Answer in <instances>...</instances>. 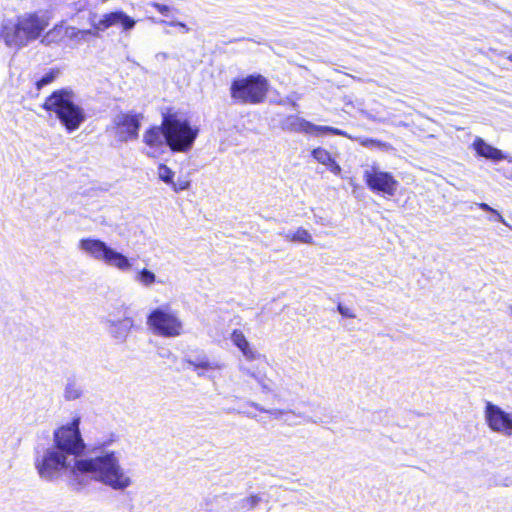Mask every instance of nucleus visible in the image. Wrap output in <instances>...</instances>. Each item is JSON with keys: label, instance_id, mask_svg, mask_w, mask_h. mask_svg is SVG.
Masks as SVG:
<instances>
[{"label": "nucleus", "instance_id": "1", "mask_svg": "<svg viewBox=\"0 0 512 512\" xmlns=\"http://www.w3.org/2000/svg\"><path fill=\"white\" fill-rule=\"evenodd\" d=\"M83 451L80 450L79 459H76L78 474L88 475L114 490H124L132 485V478L114 452L102 450L100 454L86 456Z\"/></svg>", "mask_w": 512, "mask_h": 512}, {"label": "nucleus", "instance_id": "2", "mask_svg": "<svg viewBox=\"0 0 512 512\" xmlns=\"http://www.w3.org/2000/svg\"><path fill=\"white\" fill-rule=\"evenodd\" d=\"M49 19L37 14H25L16 20H4L0 27V39L10 48L19 49L37 39L48 26Z\"/></svg>", "mask_w": 512, "mask_h": 512}, {"label": "nucleus", "instance_id": "3", "mask_svg": "<svg viewBox=\"0 0 512 512\" xmlns=\"http://www.w3.org/2000/svg\"><path fill=\"white\" fill-rule=\"evenodd\" d=\"M43 107L47 112L54 114L69 133L79 129L86 120L84 108L70 89L54 91L46 98Z\"/></svg>", "mask_w": 512, "mask_h": 512}, {"label": "nucleus", "instance_id": "4", "mask_svg": "<svg viewBox=\"0 0 512 512\" xmlns=\"http://www.w3.org/2000/svg\"><path fill=\"white\" fill-rule=\"evenodd\" d=\"M79 452L80 450H39L35 466L40 478L52 481L65 470L78 474L76 459H79Z\"/></svg>", "mask_w": 512, "mask_h": 512}, {"label": "nucleus", "instance_id": "5", "mask_svg": "<svg viewBox=\"0 0 512 512\" xmlns=\"http://www.w3.org/2000/svg\"><path fill=\"white\" fill-rule=\"evenodd\" d=\"M78 249L83 255L93 261L102 263L122 273H128L132 270V259L112 248L101 239L94 237L81 238L78 241Z\"/></svg>", "mask_w": 512, "mask_h": 512}, {"label": "nucleus", "instance_id": "6", "mask_svg": "<svg viewBox=\"0 0 512 512\" xmlns=\"http://www.w3.org/2000/svg\"><path fill=\"white\" fill-rule=\"evenodd\" d=\"M163 129L167 137V145L173 152L190 151L199 133L197 127L177 115L164 116Z\"/></svg>", "mask_w": 512, "mask_h": 512}, {"label": "nucleus", "instance_id": "7", "mask_svg": "<svg viewBox=\"0 0 512 512\" xmlns=\"http://www.w3.org/2000/svg\"><path fill=\"white\" fill-rule=\"evenodd\" d=\"M147 326L158 336L175 338L183 334L184 324L178 313L168 306L155 308L147 317Z\"/></svg>", "mask_w": 512, "mask_h": 512}, {"label": "nucleus", "instance_id": "8", "mask_svg": "<svg viewBox=\"0 0 512 512\" xmlns=\"http://www.w3.org/2000/svg\"><path fill=\"white\" fill-rule=\"evenodd\" d=\"M268 91L267 80L261 75H251L232 82L231 98L236 102L257 104L264 100Z\"/></svg>", "mask_w": 512, "mask_h": 512}, {"label": "nucleus", "instance_id": "9", "mask_svg": "<svg viewBox=\"0 0 512 512\" xmlns=\"http://www.w3.org/2000/svg\"><path fill=\"white\" fill-rule=\"evenodd\" d=\"M363 180L372 192L382 193L390 197L396 194L399 186L395 177L390 172L381 170L377 163L367 165L364 168Z\"/></svg>", "mask_w": 512, "mask_h": 512}, {"label": "nucleus", "instance_id": "10", "mask_svg": "<svg viewBox=\"0 0 512 512\" xmlns=\"http://www.w3.org/2000/svg\"><path fill=\"white\" fill-rule=\"evenodd\" d=\"M483 416L485 423L493 432L509 436L512 434V412L503 410L496 404L487 401Z\"/></svg>", "mask_w": 512, "mask_h": 512}, {"label": "nucleus", "instance_id": "11", "mask_svg": "<svg viewBox=\"0 0 512 512\" xmlns=\"http://www.w3.org/2000/svg\"><path fill=\"white\" fill-rule=\"evenodd\" d=\"M81 418L76 416L71 422L59 426L53 433L55 448H86L80 433Z\"/></svg>", "mask_w": 512, "mask_h": 512}, {"label": "nucleus", "instance_id": "12", "mask_svg": "<svg viewBox=\"0 0 512 512\" xmlns=\"http://www.w3.org/2000/svg\"><path fill=\"white\" fill-rule=\"evenodd\" d=\"M143 119V114L135 111L120 112L115 115L113 124L117 130L118 138L124 142L137 139Z\"/></svg>", "mask_w": 512, "mask_h": 512}, {"label": "nucleus", "instance_id": "13", "mask_svg": "<svg viewBox=\"0 0 512 512\" xmlns=\"http://www.w3.org/2000/svg\"><path fill=\"white\" fill-rule=\"evenodd\" d=\"M90 23L96 31L102 32L110 27L117 26L121 28L124 33H129L134 29L137 21L131 16L127 15L124 11H113L104 14L101 19L96 21V14L92 13L90 16Z\"/></svg>", "mask_w": 512, "mask_h": 512}, {"label": "nucleus", "instance_id": "14", "mask_svg": "<svg viewBox=\"0 0 512 512\" xmlns=\"http://www.w3.org/2000/svg\"><path fill=\"white\" fill-rule=\"evenodd\" d=\"M184 361L197 376L207 379H214L226 367L224 362L210 359L205 354L198 355L195 358L187 357Z\"/></svg>", "mask_w": 512, "mask_h": 512}, {"label": "nucleus", "instance_id": "15", "mask_svg": "<svg viewBox=\"0 0 512 512\" xmlns=\"http://www.w3.org/2000/svg\"><path fill=\"white\" fill-rule=\"evenodd\" d=\"M144 153L156 158L164 153L167 145V137L163 129V122L160 126H153L143 134Z\"/></svg>", "mask_w": 512, "mask_h": 512}, {"label": "nucleus", "instance_id": "16", "mask_svg": "<svg viewBox=\"0 0 512 512\" xmlns=\"http://www.w3.org/2000/svg\"><path fill=\"white\" fill-rule=\"evenodd\" d=\"M124 313L122 318H116L113 314H109L106 318L108 331L111 336L117 340H124L130 333L134 321L130 316L126 315L127 309L123 307Z\"/></svg>", "mask_w": 512, "mask_h": 512}, {"label": "nucleus", "instance_id": "17", "mask_svg": "<svg viewBox=\"0 0 512 512\" xmlns=\"http://www.w3.org/2000/svg\"><path fill=\"white\" fill-rule=\"evenodd\" d=\"M63 30L64 36L73 41L75 44H80L87 40V36H98L99 31H96L93 27L92 29L81 30L73 26H56L53 31L49 32V34L53 32H60Z\"/></svg>", "mask_w": 512, "mask_h": 512}, {"label": "nucleus", "instance_id": "18", "mask_svg": "<svg viewBox=\"0 0 512 512\" xmlns=\"http://www.w3.org/2000/svg\"><path fill=\"white\" fill-rule=\"evenodd\" d=\"M231 341L242 352L245 359L252 361L259 358V353L251 347L242 331L234 330L231 334Z\"/></svg>", "mask_w": 512, "mask_h": 512}, {"label": "nucleus", "instance_id": "19", "mask_svg": "<svg viewBox=\"0 0 512 512\" xmlns=\"http://www.w3.org/2000/svg\"><path fill=\"white\" fill-rule=\"evenodd\" d=\"M472 146L476 153L481 157L493 161H498L506 158L501 150L489 145L480 137H476Z\"/></svg>", "mask_w": 512, "mask_h": 512}, {"label": "nucleus", "instance_id": "20", "mask_svg": "<svg viewBox=\"0 0 512 512\" xmlns=\"http://www.w3.org/2000/svg\"><path fill=\"white\" fill-rule=\"evenodd\" d=\"M361 146L371 149H377L382 152H391L394 151L393 146L390 143L383 142L378 139L367 138V137H357L354 138Z\"/></svg>", "mask_w": 512, "mask_h": 512}, {"label": "nucleus", "instance_id": "21", "mask_svg": "<svg viewBox=\"0 0 512 512\" xmlns=\"http://www.w3.org/2000/svg\"><path fill=\"white\" fill-rule=\"evenodd\" d=\"M281 235L288 241L311 244L312 235L304 228H298L295 231L282 232Z\"/></svg>", "mask_w": 512, "mask_h": 512}, {"label": "nucleus", "instance_id": "22", "mask_svg": "<svg viewBox=\"0 0 512 512\" xmlns=\"http://www.w3.org/2000/svg\"><path fill=\"white\" fill-rule=\"evenodd\" d=\"M283 422L289 426H296L306 424L309 422L316 423L317 421L312 420L309 416L305 415L304 413L296 412L293 410H285Z\"/></svg>", "mask_w": 512, "mask_h": 512}, {"label": "nucleus", "instance_id": "23", "mask_svg": "<svg viewBox=\"0 0 512 512\" xmlns=\"http://www.w3.org/2000/svg\"><path fill=\"white\" fill-rule=\"evenodd\" d=\"M134 280L139 283L141 286L150 288L153 284L156 283L157 277L154 272L143 268L142 270H139L135 276Z\"/></svg>", "mask_w": 512, "mask_h": 512}, {"label": "nucleus", "instance_id": "24", "mask_svg": "<svg viewBox=\"0 0 512 512\" xmlns=\"http://www.w3.org/2000/svg\"><path fill=\"white\" fill-rule=\"evenodd\" d=\"M157 177L167 185L173 184L175 172L165 164H159L157 167Z\"/></svg>", "mask_w": 512, "mask_h": 512}, {"label": "nucleus", "instance_id": "25", "mask_svg": "<svg viewBox=\"0 0 512 512\" xmlns=\"http://www.w3.org/2000/svg\"><path fill=\"white\" fill-rule=\"evenodd\" d=\"M82 396L81 387L75 382H69L64 389V398L68 401L77 400Z\"/></svg>", "mask_w": 512, "mask_h": 512}, {"label": "nucleus", "instance_id": "26", "mask_svg": "<svg viewBox=\"0 0 512 512\" xmlns=\"http://www.w3.org/2000/svg\"><path fill=\"white\" fill-rule=\"evenodd\" d=\"M313 158L320 164L327 166L333 160L329 151L318 147L312 151Z\"/></svg>", "mask_w": 512, "mask_h": 512}, {"label": "nucleus", "instance_id": "27", "mask_svg": "<svg viewBox=\"0 0 512 512\" xmlns=\"http://www.w3.org/2000/svg\"><path fill=\"white\" fill-rule=\"evenodd\" d=\"M260 500L261 498L258 495H251L239 502V509L243 511L253 510L258 505Z\"/></svg>", "mask_w": 512, "mask_h": 512}, {"label": "nucleus", "instance_id": "28", "mask_svg": "<svg viewBox=\"0 0 512 512\" xmlns=\"http://www.w3.org/2000/svg\"><path fill=\"white\" fill-rule=\"evenodd\" d=\"M242 370L244 373L253 377L263 389H265L267 391L273 390L274 385H273L272 381L267 379L265 376L261 375L260 373H255V372L250 373L248 370H244V369H242Z\"/></svg>", "mask_w": 512, "mask_h": 512}, {"label": "nucleus", "instance_id": "29", "mask_svg": "<svg viewBox=\"0 0 512 512\" xmlns=\"http://www.w3.org/2000/svg\"><path fill=\"white\" fill-rule=\"evenodd\" d=\"M59 75V70H50L47 72L41 79H39L36 83L37 88L41 89L42 87L52 83Z\"/></svg>", "mask_w": 512, "mask_h": 512}, {"label": "nucleus", "instance_id": "30", "mask_svg": "<svg viewBox=\"0 0 512 512\" xmlns=\"http://www.w3.org/2000/svg\"><path fill=\"white\" fill-rule=\"evenodd\" d=\"M324 132H328V133H331V134H334V135L344 136V137H347L349 139H352V136H350L345 131L340 130L338 128H334V127H330V126L316 125V134H320V133H324Z\"/></svg>", "mask_w": 512, "mask_h": 512}, {"label": "nucleus", "instance_id": "31", "mask_svg": "<svg viewBox=\"0 0 512 512\" xmlns=\"http://www.w3.org/2000/svg\"><path fill=\"white\" fill-rule=\"evenodd\" d=\"M305 119L297 117V116H290L287 118V127L289 130L293 132H301L302 131V122H304Z\"/></svg>", "mask_w": 512, "mask_h": 512}, {"label": "nucleus", "instance_id": "32", "mask_svg": "<svg viewBox=\"0 0 512 512\" xmlns=\"http://www.w3.org/2000/svg\"><path fill=\"white\" fill-rule=\"evenodd\" d=\"M254 406L259 409L258 405L254 404ZM260 410L267 413L269 415V417L272 419L283 421L285 410H281V409L264 410L262 408H260Z\"/></svg>", "mask_w": 512, "mask_h": 512}, {"label": "nucleus", "instance_id": "33", "mask_svg": "<svg viewBox=\"0 0 512 512\" xmlns=\"http://www.w3.org/2000/svg\"><path fill=\"white\" fill-rule=\"evenodd\" d=\"M189 187L190 182L188 180H178L177 182L173 181V184H171L172 190L176 193L187 190Z\"/></svg>", "mask_w": 512, "mask_h": 512}, {"label": "nucleus", "instance_id": "34", "mask_svg": "<svg viewBox=\"0 0 512 512\" xmlns=\"http://www.w3.org/2000/svg\"><path fill=\"white\" fill-rule=\"evenodd\" d=\"M479 207L484 211L493 213L496 216V220H498L499 222H502L503 224H506L503 216L497 210L490 207L488 204L481 203V204H479Z\"/></svg>", "mask_w": 512, "mask_h": 512}, {"label": "nucleus", "instance_id": "35", "mask_svg": "<svg viewBox=\"0 0 512 512\" xmlns=\"http://www.w3.org/2000/svg\"><path fill=\"white\" fill-rule=\"evenodd\" d=\"M302 133L306 134H316V125L305 120L302 122Z\"/></svg>", "mask_w": 512, "mask_h": 512}, {"label": "nucleus", "instance_id": "36", "mask_svg": "<svg viewBox=\"0 0 512 512\" xmlns=\"http://www.w3.org/2000/svg\"><path fill=\"white\" fill-rule=\"evenodd\" d=\"M152 6L162 15L169 16L172 8L168 5L160 4V3H152Z\"/></svg>", "mask_w": 512, "mask_h": 512}, {"label": "nucleus", "instance_id": "37", "mask_svg": "<svg viewBox=\"0 0 512 512\" xmlns=\"http://www.w3.org/2000/svg\"><path fill=\"white\" fill-rule=\"evenodd\" d=\"M337 309L343 317H346V318H354L355 317L353 310L347 306H343V305L339 304Z\"/></svg>", "mask_w": 512, "mask_h": 512}, {"label": "nucleus", "instance_id": "38", "mask_svg": "<svg viewBox=\"0 0 512 512\" xmlns=\"http://www.w3.org/2000/svg\"><path fill=\"white\" fill-rule=\"evenodd\" d=\"M327 167H329L330 171L335 175H339L341 173V167L334 159L327 165Z\"/></svg>", "mask_w": 512, "mask_h": 512}, {"label": "nucleus", "instance_id": "39", "mask_svg": "<svg viewBox=\"0 0 512 512\" xmlns=\"http://www.w3.org/2000/svg\"><path fill=\"white\" fill-rule=\"evenodd\" d=\"M168 24L171 26H174V27H179V29H181L183 33H187L189 31V28L186 26V24H184L182 22L172 21V22H169Z\"/></svg>", "mask_w": 512, "mask_h": 512}, {"label": "nucleus", "instance_id": "40", "mask_svg": "<svg viewBox=\"0 0 512 512\" xmlns=\"http://www.w3.org/2000/svg\"><path fill=\"white\" fill-rule=\"evenodd\" d=\"M114 443H116V441H115V440H110L109 442H104V443H103V446H106V445H112V444H114Z\"/></svg>", "mask_w": 512, "mask_h": 512}, {"label": "nucleus", "instance_id": "41", "mask_svg": "<svg viewBox=\"0 0 512 512\" xmlns=\"http://www.w3.org/2000/svg\"><path fill=\"white\" fill-rule=\"evenodd\" d=\"M160 55L162 56V58H166L167 57L166 53H161Z\"/></svg>", "mask_w": 512, "mask_h": 512}, {"label": "nucleus", "instance_id": "42", "mask_svg": "<svg viewBox=\"0 0 512 512\" xmlns=\"http://www.w3.org/2000/svg\"><path fill=\"white\" fill-rule=\"evenodd\" d=\"M508 59H509L510 61H512V54H510V55L508 56Z\"/></svg>", "mask_w": 512, "mask_h": 512}, {"label": "nucleus", "instance_id": "43", "mask_svg": "<svg viewBox=\"0 0 512 512\" xmlns=\"http://www.w3.org/2000/svg\"><path fill=\"white\" fill-rule=\"evenodd\" d=\"M510 314H511V316H512V306L510 307Z\"/></svg>", "mask_w": 512, "mask_h": 512}]
</instances>
